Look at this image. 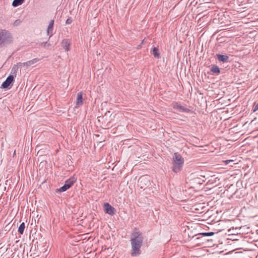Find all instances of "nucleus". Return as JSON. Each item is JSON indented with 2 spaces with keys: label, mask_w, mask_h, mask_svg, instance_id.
<instances>
[{
  "label": "nucleus",
  "mask_w": 258,
  "mask_h": 258,
  "mask_svg": "<svg viewBox=\"0 0 258 258\" xmlns=\"http://www.w3.org/2000/svg\"><path fill=\"white\" fill-rule=\"evenodd\" d=\"M71 44V41L68 39H63L61 42L62 46L67 51L70 50Z\"/></svg>",
  "instance_id": "obj_9"
},
{
  "label": "nucleus",
  "mask_w": 258,
  "mask_h": 258,
  "mask_svg": "<svg viewBox=\"0 0 258 258\" xmlns=\"http://www.w3.org/2000/svg\"><path fill=\"white\" fill-rule=\"evenodd\" d=\"M25 228V223L24 222H23L22 223H21L18 228V232L21 234H23V233H24V229Z\"/></svg>",
  "instance_id": "obj_18"
},
{
  "label": "nucleus",
  "mask_w": 258,
  "mask_h": 258,
  "mask_svg": "<svg viewBox=\"0 0 258 258\" xmlns=\"http://www.w3.org/2000/svg\"><path fill=\"white\" fill-rule=\"evenodd\" d=\"M24 0H14L12 3V5L14 7H18L21 5H22Z\"/></svg>",
  "instance_id": "obj_15"
},
{
  "label": "nucleus",
  "mask_w": 258,
  "mask_h": 258,
  "mask_svg": "<svg viewBox=\"0 0 258 258\" xmlns=\"http://www.w3.org/2000/svg\"><path fill=\"white\" fill-rule=\"evenodd\" d=\"M210 70L214 74H218L220 72V69L218 68L217 66H213Z\"/></svg>",
  "instance_id": "obj_17"
},
{
  "label": "nucleus",
  "mask_w": 258,
  "mask_h": 258,
  "mask_svg": "<svg viewBox=\"0 0 258 258\" xmlns=\"http://www.w3.org/2000/svg\"><path fill=\"white\" fill-rule=\"evenodd\" d=\"M144 237L140 231L135 228L131 235V252L132 257L138 256L141 254V248L143 245Z\"/></svg>",
  "instance_id": "obj_1"
},
{
  "label": "nucleus",
  "mask_w": 258,
  "mask_h": 258,
  "mask_svg": "<svg viewBox=\"0 0 258 258\" xmlns=\"http://www.w3.org/2000/svg\"><path fill=\"white\" fill-rule=\"evenodd\" d=\"M72 22V20L71 18H68L66 22V24H70Z\"/></svg>",
  "instance_id": "obj_22"
},
{
  "label": "nucleus",
  "mask_w": 258,
  "mask_h": 258,
  "mask_svg": "<svg viewBox=\"0 0 258 258\" xmlns=\"http://www.w3.org/2000/svg\"><path fill=\"white\" fill-rule=\"evenodd\" d=\"M14 75H9L6 80L1 85V88H8L11 84L14 81Z\"/></svg>",
  "instance_id": "obj_6"
},
{
  "label": "nucleus",
  "mask_w": 258,
  "mask_h": 258,
  "mask_svg": "<svg viewBox=\"0 0 258 258\" xmlns=\"http://www.w3.org/2000/svg\"><path fill=\"white\" fill-rule=\"evenodd\" d=\"M231 161H232V160H227V161H226V164H228V163H229L230 162H231Z\"/></svg>",
  "instance_id": "obj_23"
},
{
  "label": "nucleus",
  "mask_w": 258,
  "mask_h": 258,
  "mask_svg": "<svg viewBox=\"0 0 258 258\" xmlns=\"http://www.w3.org/2000/svg\"><path fill=\"white\" fill-rule=\"evenodd\" d=\"M83 104V94L82 92H79L77 95L76 105L81 106Z\"/></svg>",
  "instance_id": "obj_10"
},
{
  "label": "nucleus",
  "mask_w": 258,
  "mask_h": 258,
  "mask_svg": "<svg viewBox=\"0 0 258 258\" xmlns=\"http://www.w3.org/2000/svg\"><path fill=\"white\" fill-rule=\"evenodd\" d=\"M12 39V36L9 31L0 29V45L10 43Z\"/></svg>",
  "instance_id": "obj_3"
},
{
  "label": "nucleus",
  "mask_w": 258,
  "mask_h": 258,
  "mask_svg": "<svg viewBox=\"0 0 258 258\" xmlns=\"http://www.w3.org/2000/svg\"><path fill=\"white\" fill-rule=\"evenodd\" d=\"M104 208L105 212L110 215L112 216L115 214V209L108 203H106L104 204Z\"/></svg>",
  "instance_id": "obj_5"
},
{
  "label": "nucleus",
  "mask_w": 258,
  "mask_h": 258,
  "mask_svg": "<svg viewBox=\"0 0 258 258\" xmlns=\"http://www.w3.org/2000/svg\"><path fill=\"white\" fill-rule=\"evenodd\" d=\"M76 179L75 177H72L67 179L64 184L59 189H57V191L63 192L70 188L76 182Z\"/></svg>",
  "instance_id": "obj_4"
},
{
  "label": "nucleus",
  "mask_w": 258,
  "mask_h": 258,
  "mask_svg": "<svg viewBox=\"0 0 258 258\" xmlns=\"http://www.w3.org/2000/svg\"><path fill=\"white\" fill-rule=\"evenodd\" d=\"M258 110V103L256 104H255L254 106H253V112H255L256 111H257Z\"/></svg>",
  "instance_id": "obj_21"
},
{
  "label": "nucleus",
  "mask_w": 258,
  "mask_h": 258,
  "mask_svg": "<svg viewBox=\"0 0 258 258\" xmlns=\"http://www.w3.org/2000/svg\"><path fill=\"white\" fill-rule=\"evenodd\" d=\"M173 108L179 112H189L190 110L187 108L181 105L177 102H175L173 104Z\"/></svg>",
  "instance_id": "obj_7"
},
{
  "label": "nucleus",
  "mask_w": 258,
  "mask_h": 258,
  "mask_svg": "<svg viewBox=\"0 0 258 258\" xmlns=\"http://www.w3.org/2000/svg\"><path fill=\"white\" fill-rule=\"evenodd\" d=\"M152 53L156 58H158L160 57L159 49L157 47H154L153 48Z\"/></svg>",
  "instance_id": "obj_14"
},
{
  "label": "nucleus",
  "mask_w": 258,
  "mask_h": 258,
  "mask_svg": "<svg viewBox=\"0 0 258 258\" xmlns=\"http://www.w3.org/2000/svg\"><path fill=\"white\" fill-rule=\"evenodd\" d=\"M21 23V21L20 20H16L14 23V25L15 26H17L18 25H19Z\"/></svg>",
  "instance_id": "obj_20"
},
{
  "label": "nucleus",
  "mask_w": 258,
  "mask_h": 258,
  "mask_svg": "<svg viewBox=\"0 0 258 258\" xmlns=\"http://www.w3.org/2000/svg\"><path fill=\"white\" fill-rule=\"evenodd\" d=\"M184 159L178 153H175L172 158V170L174 173L179 172L182 169Z\"/></svg>",
  "instance_id": "obj_2"
},
{
  "label": "nucleus",
  "mask_w": 258,
  "mask_h": 258,
  "mask_svg": "<svg viewBox=\"0 0 258 258\" xmlns=\"http://www.w3.org/2000/svg\"><path fill=\"white\" fill-rule=\"evenodd\" d=\"M54 21L53 20H51L49 22V25L47 28V33L48 35H50V37L52 36L53 35L52 30H53V25H54Z\"/></svg>",
  "instance_id": "obj_11"
},
{
  "label": "nucleus",
  "mask_w": 258,
  "mask_h": 258,
  "mask_svg": "<svg viewBox=\"0 0 258 258\" xmlns=\"http://www.w3.org/2000/svg\"><path fill=\"white\" fill-rule=\"evenodd\" d=\"M38 61H39V59L38 58H34V59H32L31 60L28 61L27 62H23V63L19 62V63H17V64H30V63H36Z\"/></svg>",
  "instance_id": "obj_16"
},
{
  "label": "nucleus",
  "mask_w": 258,
  "mask_h": 258,
  "mask_svg": "<svg viewBox=\"0 0 258 258\" xmlns=\"http://www.w3.org/2000/svg\"><path fill=\"white\" fill-rule=\"evenodd\" d=\"M46 44H47V42L44 43V46H45Z\"/></svg>",
  "instance_id": "obj_24"
},
{
  "label": "nucleus",
  "mask_w": 258,
  "mask_h": 258,
  "mask_svg": "<svg viewBox=\"0 0 258 258\" xmlns=\"http://www.w3.org/2000/svg\"><path fill=\"white\" fill-rule=\"evenodd\" d=\"M18 70V66H14L11 70V75H14V78L16 76L17 72Z\"/></svg>",
  "instance_id": "obj_19"
},
{
  "label": "nucleus",
  "mask_w": 258,
  "mask_h": 258,
  "mask_svg": "<svg viewBox=\"0 0 258 258\" xmlns=\"http://www.w3.org/2000/svg\"><path fill=\"white\" fill-rule=\"evenodd\" d=\"M217 59L223 63H227L229 62V57L226 55H223L220 54H216Z\"/></svg>",
  "instance_id": "obj_8"
},
{
  "label": "nucleus",
  "mask_w": 258,
  "mask_h": 258,
  "mask_svg": "<svg viewBox=\"0 0 258 258\" xmlns=\"http://www.w3.org/2000/svg\"><path fill=\"white\" fill-rule=\"evenodd\" d=\"M214 234V233L213 232H204V233H198L196 235H195L194 236H193V238L196 237V239H198L200 238V236H212Z\"/></svg>",
  "instance_id": "obj_12"
},
{
  "label": "nucleus",
  "mask_w": 258,
  "mask_h": 258,
  "mask_svg": "<svg viewBox=\"0 0 258 258\" xmlns=\"http://www.w3.org/2000/svg\"><path fill=\"white\" fill-rule=\"evenodd\" d=\"M138 182L140 183L141 188H143V184H142V183L144 182L145 183V185H146L149 183V181L148 179H147L146 177L142 176L139 178Z\"/></svg>",
  "instance_id": "obj_13"
}]
</instances>
